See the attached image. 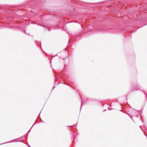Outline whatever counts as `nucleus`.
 Masks as SVG:
<instances>
[{"instance_id":"1","label":"nucleus","mask_w":147,"mask_h":147,"mask_svg":"<svg viewBox=\"0 0 147 147\" xmlns=\"http://www.w3.org/2000/svg\"><path fill=\"white\" fill-rule=\"evenodd\" d=\"M30 147H31L30 146Z\"/></svg>"}]
</instances>
